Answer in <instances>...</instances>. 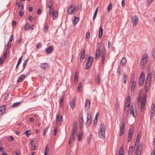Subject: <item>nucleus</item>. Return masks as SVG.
<instances>
[{
  "instance_id": "35",
  "label": "nucleus",
  "mask_w": 155,
  "mask_h": 155,
  "mask_svg": "<svg viewBox=\"0 0 155 155\" xmlns=\"http://www.w3.org/2000/svg\"><path fill=\"white\" fill-rule=\"evenodd\" d=\"M152 75L151 73H149L147 76L146 80L151 81V80Z\"/></svg>"
},
{
  "instance_id": "6",
  "label": "nucleus",
  "mask_w": 155,
  "mask_h": 155,
  "mask_svg": "<svg viewBox=\"0 0 155 155\" xmlns=\"http://www.w3.org/2000/svg\"><path fill=\"white\" fill-rule=\"evenodd\" d=\"M63 117L62 116H60L59 114L57 115L56 118V122L57 125L60 126L61 125V122L62 120Z\"/></svg>"
},
{
  "instance_id": "33",
  "label": "nucleus",
  "mask_w": 155,
  "mask_h": 155,
  "mask_svg": "<svg viewBox=\"0 0 155 155\" xmlns=\"http://www.w3.org/2000/svg\"><path fill=\"white\" fill-rule=\"evenodd\" d=\"M136 82L133 81L132 82V85H131V89L132 91H134V87L136 86Z\"/></svg>"
},
{
  "instance_id": "44",
  "label": "nucleus",
  "mask_w": 155,
  "mask_h": 155,
  "mask_svg": "<svg viewBox=\"0 0 155 155\" xmlns=\"http://www.w3.org/2000/svg\"><path fill=\"white\" fill-rule=\"evenodd\" d=\"M123 80L124 81V84H125L127 82V76L125 73H124L123 74Z\"/></svg>"
},
{
  "instance_id": "64",
  "label": "nucleus",
  "mask_w": 155,
  "mask_h": 155,
  "mask_svg": "<svg viewBox=\"0 0 155 155\" xmlns=\"http://www.w3.org/2000/svg\"><path fill=\"white\" fill-rule=\"evenodd\" d=\"M41 10L40 8H38V9L37 14L38 15L41 14Z\"/></svg>"
},
{
  "instance_id": "32",
  "label": "nucleus",
  "mask_w": 155,
  "mask_h": 155,
  "mask_svg": "<svg viewBox=\"0 0 155 155\" xmlns=\"http://www.w3.org/2000/svg\"><path fill=\"white\" fill-rule=\"evenodd\" d=\"M78 73L76 72L75 73V75L74 77V82L76 84H77L78 82Z\"/></svg>"
},
{
  "instance_id": "10",
  "label": "nucleus",
  "mask_w": 155,
  "mask_h": 155,
  "mask_svg": "<svg viewBox=\"0 0 155 155\" xmlns=\"http://www.w3.org/2000/svg\"><path fill=\"white\" fill-rule=\"evenodd\" d=\"M87 120L86 122L85 123V124L87 127L90 124L91 122V115L90 114H89L88 113H87Z\"/></svg>"
},
{
  "instance_id": "54",
  "label": "nucleus",
  "mask_w": 155,
  "mask_h": 155,
  "mask_svg": "<svg viewBox=\"0 0 155 155\" xmlns=\"http://www.w3.org/2000/svg\"><path fill=\"white\" fill-rule=\"evenodd\" d=\"M81 83H80L78 84V92H80L81 91V89H81Z\"/></svg>"
},
{
  "instance_id": "4",
  "label": "nucleus",
  "mask_w": 155,
  "mask_h": 155,
  "mask_svg": "<svg viewBox=\"0 0 155 155\" xmlns=\"http://www.w3.org/2000/svg\"><path fill=\"white\" fill-rule=\"evenodd\" d=\"M106 51L105 48L104 47H103L101 50V52L100 55L101 57V63L104 64V63L105 60V54Z\"/></svg>"
},
{
  "instance_id": "21",
  "label": "nucleus",
  "mask_w": 155,
  "mask_h": 155,
  "mask_svg": "<svg viewBox=\"0 0 155 155\" xmlns=\"http://www.w3.org/2000/svg\"><path fill=\"white\" fill-rule=\"evenodd\" d=\"M121 125L120 126V130H124L125 122L124 121H122L120 122Z\"/></svg>"
},
{
  "instance_id": "31",
  "label": "nucleus",
  "mask_w": 155,
  "mask_h": 155,
  "mask_svg": "<svg viewBox=\"0 0 155 155\" xmlns=\"http://www.w3.org/2000/svg\"><path fill=\"white\" fill-rule=\"evenodd\" d=\"M93 58L91 56H89L88 58V60L87 61L86 63H88L92 64L93 62Z\"/></svg>"
},
{
  "instance_id": "28",
  "label": "nucleus",
  "mask_w": 155,
  "mask_h": 155,
  "mask_svg": "<svg viewBox=\"0 0 155 155\" xmlns=\"http://www.w3.org/2000/svg\"><path fill=\"white\" fill-rule=\"evenodd\" d=\"M51 15H52L53 18V19H55L58 16V12L56 11H54V12L51 14Z\"/></svg>"
},
{
  "instance_id": "18",
  "label": "nucleus",
  "mask_w": 155,
  "mask_h": 155,
  "mask_svg": "<svg viewBox=\"0 0 155 155\" xmlns=\"http://www.w3.org/2000/svg\"><path fill=\"white\" fill-rule=\"evenodd\" d=\"M6 109L5 106L2 105L0 107V115L3 114L5 112Z\"/></svg>"
},
{
  "instance_id": "63",
  "label": "nucleus",
  "mask_w": 155,
  "mask_h": 155,
  "mask_svg": "<svg viewBox=\"0 0 155 155\" xmlns=\"http://www.w3.org/2000/svg\"><path fill=\"white\" fill-rule=\"evenodd\" d=\"M4 58H2V57L0 58V64H2L4 62Z\"/></svg>"
},
{
  "instance_id": "55",
  "label": "nucleus",
  "mask_w": 155,
  "mask_h": 155,
  "mask_svg": "<svg viewBox=\"0 0 155 155\" xmlns=\"http://www.w3.org/2000/svg\"><path fill=\"white\" fill-rule=\"evenodd\" d=\"M83 126V123L82 121H79V126L81 130Z\"/></svg>"
},
{
  "instance_id": "9",
  "label": "nucleus",
  "mask_w": 155,
  "mask_h": 155,
  "mask_svg": "<svg viewBox=\"0 0 155 155\" xmlns=\"http://www.w3.org/2000/svg\"><path fill=\"white\" fill-rule=\"evenodd\" d=\"M75 7L71 5L69 7L68 9V12L69 14L71 15L74 12H75Z\"/></svg>"
},
{
  "instance_id": "3",
  "label": "nucleus",
  "mask_w": 155,
  "mask_h": 155,
  "mask_svg": "<svg viewBox=\"0 0 155 155\" xmlns=\"http://www.w3.org/2000/svg\"><path fill=\"white\" fill-rule=\"evenodd\" d=\"M102 44L101 42H99L98 43L96 52L95 59L96 60H98L99 59L101 53V52L102 49L101 50V48L102 46Z\"/></svg>"
},
{
  "instance_id": "51",
  "label": "nucleus",
  "mask_w": 155,
  "mask_h": 155,
  "mask_svg": "<svg viewBox=\"0 0 155 155\" xmlns=\"http://www.w3.org/2000/svg\"><path fill=\"white\" fill-rule=\"evenodd\" d=\"M48 127H47L44 129L43 132V135L45 136L46 135V134L47 133V131L48 130Z\"/></svg>"
},
{
  "instance_id": "19",
  "label": "nucleus",
  "mask_w": 155,
  "mask_h": 155,
  "mask_svg": "<svg viewBox=\"0 0 155 155\" xmlns=\"http://www.w3.org/2000/svg\"><path fill=\"white\" fill-rule=\"evenodd\" d=\"M25 75H21L18 78V80L17 81V83H18L19 82H21L22 81L23 79L25 77Z\"/></svg>"
},
{
  "instance_id": "16",
  "label": "nucleus",
  "mask_w": 155,
  "mask_h": 155,
  "mask_svg": "<svg viewBox=\"0 0 155 155\" xmlns=\"http://www.w3.org/2000/svg\"><path fill=\"white\" fill-rule=\"evenodd\" d=\"M75 103V99L74 98L72 101H70V105L72 109H73L74 107Z\"/></svg>"
},
{
  "instance_id": "5",
  "label": "nucleus",
  "mask_w": 155,
  "mask_h": 155,
  "mask_svg": "<svg viewBox=\"0 0 155 155\" xmlns=\"http://www.w3.org/2000/svg\"><path fill=\"white\" fill-rule=\"evenodd\" d=\"M148 58V56L147 54H145L143 55L141 61V66L142 67V69H143L144 67L143 66H144L146 64V61Z\"/></svg>"
},
{
  "instance_id": "1",
  "label": "nucleus",
  "mask_w": 155,
  "mask_h": 155,
  "mask_svg": "<svg viewBox=\"0 0 155 155\" xmlns=\"http://www.w3.org/2000/svg\"><path fill=\"white\" fill-rule=\"evenodd\" d=\"M140 134V133L138 132L135 143L134 151L135 152L136 155H141L142 152V146L140 145H139V144Z\"/></svg>"
},
{
  "instance_id": "59",
  "label": "nucleus",
  "mask_w": 155,
  "mask_h": 155,
  "mask_svg": "<svg viewBox=\"0 0 155 155\" xmlns=\"http://www.w3.org/2000/svg\"><path fill=\"white\" fill-rule=\"evenodd\" d=\"M153 0H147V5H150L153 2Z\"/></svg>"
},
{
  "instance_id": "23",
  "label": "nucleus",
  "mask_w": 155,
  "mask_h": 155,
  "mask_svg": "<svg viewBox=\"0 0 155 155\" xmlns=\"http://www.w3.org/2000/svg\"><path fill=\"white\" fill-rule=\"evenodd\" d=\"M127 60L125 58H123L122 59L121 61L120 64L124 66L126 64Z\"/></svg>"
},
{
  "instance_id": "12",
  "label": "nucleus",
  "mask_w": 155,
  "mask_h": 155,
  "mask_svg": "<svg viewBox=\"0 0 155 155\" xmlns=\"http://www.w3.org/2000/svg\"><path fill=\"white\" fill-rule=\"evenodd\" d=\"M150 111L151 112L150 118L151 119L153 117L154 115L155 114V107L153 104H152L151 106Z\"/></svg>"
},
{
  "instance_id": "46",
  "label": "nucleus",
  "mask_w": 155,
  "mask_h": 155,
  "mask_svg": "<svg viewBox=\"0 0 155 155\" xmlns=\"http://www.w3.org/2000/svg\"><path fill=\"white\" fill-rule=\"evenodd\" d=\"M130 108H124V112L125 114H128L129 112Z\"/></svg>"
},
{
  "instance_id": "60",
  "label": "nucleus",
  "mask_w": 155,
  "mask_h": 155,
  "mask_svg": "<svg viewBox=\"0 0 155 155\" xmlns=\"http://www.w3.org/2000/svg\"><path fill=\"white\" fill-rule=\"evenodd\" d=\"M130 104H129L128 103H125L124 108H130Z\"/></svg>"
},
{
  "instance_id": "14",
  "label": "nucleus",
  "mask_w": 155,
  "mask_h": 155,
  "mask_svg": "<svg viewBox=\"0 0 155 155\" xmlns=\"http://www.w3.org/2000/svg\"><path fill=\"white\" fill-rule=\"evenodd\" d=\"M151 81L148 80H146L145 82V88L146 91H147L149 89L150 86Z\"/></svg>"
},
{
  "instance_id": "7",
  "label": "nucleus",
  "mask_w": 155,
  "mask_h": 155,
  "mask_svg": "<svg viewBox=\"0 0 155 155\" xmlns=\"http://www.w3.org/2000/svg\"><path fill=\"white\" fill-rule=\"evenodd\" d=\"M145 80V75L142 72L141 74V77L139 79V85H142L143 84L144 81Z\"/></svg>"
},
{
  "instance_id": "26",
  "label": "nucleus",
  "mask_w": 155,
  "mask_h": 155,
  "mask_svg": "<svg viewBox=\"0 0 155 155\" xmlns=\"http://www.w3.org/2000/svg\"><path fill=\"white\" fill-rule=\"evenodd\" d=\"M83 133L82 131L78 132V140L80 141L81 140V139L82 137Z\"/></svg>"
},
{
  "instance_id": "52",
  "label": "nucleus",
  "mask_w": 155,
  "mask_h": 155,
  "mask_svg": "<svg viewBox=\"0 0 155 155\" xmlns=\"http://www.w3.org/2000/svg\"><path fill=\"white\" fill-rule=\"evenodd\" d=\"M30 29V24L29 23L27 24L25 26V29L26 30H28Z\"/></svg>"
},
{
  "instance_id": "53",
  "label": "nucleus",
  "mask_w": 155,
  "mask_h": 155,
  "mask_svg": "<svg viewBox=\"0 0 155 155\" xmlns=\"http://www.w3.org/2000/svg\"><path fill=\"white\" fill-rule=\"evenodd\" d=\"M90 37V33L89 32H87L86 34V37L85 39H88Z\"/></svg>"
},
{
  "instance_id": "17",
  "label": "nucleus",
  "mask_w": 155,
  "mask_h": 155,
  "mask_svg": "<svg viewBox=\"0 0 155 155\" xmlns=\"http://www.w3.org/2000/svg\"><path fill=\"white\" fill-rule=\"evenodd\" d=\"M90 101L89 100H87L85 103V108L86 109H88L90 105Z\"/></svg>"
},
{
  "instance_id": "56",
  "label": "nucleus",
  "mask_w": 155,
  "mask_h": 155,
  "mask_svg": "<svg viewBox=\"0 0 155 155\" xmlns=\"http://www.w3.org/2000/svg\"><path fill=\"white\" fill-rule=\"evenodd\" d=\"M52 5H53V2L51 0H50L49 3V5H48V7L49 8H52Z\"/></svg>"
},
{
  "instance_id": "49",
  "label": "nucleus",
  "mask_w": 155,
  "mask_h": 155,
  "mask_svg": "<svg viewBox=\"0 0 155 155\" xmlns=\"http://www.w3.org/2000/svg\"><path fill=\"white\" fill-rule=\"evenodd\" d=\"M101 78L99 74L97 76V81L99 84H100L101 82Z\"/></svg>"
},
{
  "instance_id": "48",
  "label": "nucleus",
  "mask_w": 155,
  "mask_h": 155,
  "mask_svg": "<svg viewBox=\"0 0 155 155\" xmlns=\"http://www.w3.org/2000/svg\"><path fill=\"white\" fill-rule=\"evenodd\" d=\"M120 71H121L120 68V67H119L118 68L117 71V74L118 75V76L119 77H120V75H121Z\"/></svg>"
},
{
  "instance_id": "29",
  "label": "nucleus",
  "mask_w": 155,
  "mask_h": 155,
  "mask_svg": "<svg viewBox=\"0 0 155 155\" xmlns=\"http://www.w3.org/2000/svg\"><path fill=\"white\" fill-rule=\"evenodd\" d=\"M48 64L47 63H42L41 64L40 67L43 69H45L46 68V67L48 66Z\"/></svg>"
},
{
  "instance_id": "15",
  "label": "nucleus",
  "mask_w": 155,
  "mask_h": 155,
  "mask_svg": "<svg viewBox=\"0 0 155 155\" xmlns=\"http://www.w3.org/2000/svg\"><path fill=\"white\" fill-rule=\"evenodd\" d=\"M130 110V111L131 113L133 115V116L134 117H135L137 116V114H135L133 106H131Z\"/></svg>"
},
{
  "instance_id": "43",
  "label": "nucleus",
  "mask_w": 155,
  "mask_h": 155,
  "mask_svg": "<svg viewBox=\"0 0 155 155\" xmlns=\"http://www.w3.org/2000/svg\"><path fill=\"white\" fill-rule=\"evenodd\" d=\"M131 99L129 96H128L126 100V103H128L129 104H130Z\"/></svg>"
},
{
  "instance_id": "40",
  "label": "nucleus",
  "mask_w": 155,
  "mask_h": 155,
  "mask_svg": "<svg viewBox=\"0 0 155 155\" xmlns=\"http://www.w3.org/2000/svg\"><path fill=\"white\" fill-rule=\"evenodd\" d=\"M24 133L26 134V136L27 137H28L31 134L30 130H26Z\"/></svg>"
},
{
  "instance_id": "41",
  "label": "nucleus",
  "mask_w": 155,
  "mask_h": 155,
  "mask_svg": "<svg viewBox=\"0 0 155 155\" xmlns=\"http://www.w3.org/2000/svg\"><path fill=\"white\" fill-rule=\"evenodd\" d=\"M98 7H97V8L96 9L95 12H94V14L93 18V19L94 20L95 19V18L97 16V13L98 11Z\"/></svg>"
},
{
  "instance_id": "2",
  "label": "nucleus",
  "mask_w": 155,
  "mask_h": 155,
  "mask_svg": "<svg viewBox=\"0 0 155 155\" xmlns=\"http://www.w3.org/2000/svg\"><path fill=\"white\" fill-rule=\"evenodd\" d=\"M137 105L140 108L141 111H143L146 104V98L143 97V99H142L141 97L139 96L137 97Z\"/></svg>"
},
{
  "instance_id": "22",
  "label": "nucleus",
  "mask_w": 155,
  "mask_h": 155,
  "mask_svg": "<svg viewBox=\"0 0 155 155\" xmlns=\"http://www.w3.org/2000/svg\"><path fill=\"white\" fill-rule=\"evenodd\" d=\"M53 50L52 47H49L46 48V51L47 53L49 54Z\"/></svg>"
},
{
  "instance_id": "39",
  "label": "nucleus",
  "mask_w": 155,
  "mask_h": 155,
  "mask_svg": "<svg viewBox=\"0 0 155 155\" xmlns=\"http://www.w3.org/2000/svg\"><path fill=\"white\" fill-rule=\"evenodd\" d=\"M21 103L20 102H16L14 103L12 105V107H17L18 106H19L20 105V104Z\"/></svg>"
},
{
  "instance_id": "30",
  "label": "nucleus",
  "mask_w": 155,
  "mask_h": 155,
  "mask_svg": "<svg viewBox=\"0 0 155 155\" xmlns=\"http://www.w3.org/2000/svg\"><path fill=\"white\" fill-rule=\"evenodd\" d=\"M124 148L123 146H121L119 151V155H124Z\"/></svg>"
},
{
  "instance_id": "58",
  "label": "nucleus",
  "mask_w": 155,
  "mask_h": 155,
  "mask_svg": "<svg viewBox=\"0 0 155 155\" xmlns=\"http://www.w3.org/2000/svg\"><path fill=\"white\" fill-rule=\"evenodd\" d=\"M50 9L49 11V13L50 15H51V14L54 12V11L53 9L52 8H50Z\"/></svg>"
},
{
  "instance_id": "11",
  "label": "nucleus",
  "mask_w": 155,
  "mask_h": 155,
  "mask_svg": "<svg viewBox=\"0 0 155 155\" xmlns=\"http://www.w3.org/2000/svg\"><path fill=\"white\" fill-rule=\"evenodd\" d=\"M139 18L136 16L133 17L132 19V21L133 26H136L138 22Z\"/></svg>"
},
{
  "instance_id": "27",
  "label": "nucleus",
  "mask_w": 155,
  "mask_h": 155,
  "mask_svg": "<svg viewBox=\"0 0 155 155\" xmlns=\"http://www.w3.org/2000/svg\"><path fill=\"white\" fill-rule=\"evenodd\" d=\"M49 151V147L47 144L45 148V155H48Z\"/></svg>"
},
{
  "instance_id": "24",
  "label": "nucleus",
  "mask_w": 155,
  "mask_h": 155,
  "mask_svg": "<svg viewBox=\"0 0 155 155\" xmlns=\"http://www.w3.org/2000/svg\"><path fill=\"white\" fill-rule=\"evenodd\" d=\"M72 130L73 132L71 136H73V138H76L77 131V129H72Z\"/></svg>"
},
{
  "instance_id": "37",
  "label": "nucleus",
  "mask_w": 155,
  "mask_h": 155,
  "mask_svg": "<svg viewBox=\"0 0 155 155\" xmlns=\"http://www.w3.org/2000/svg\"><path fill=\"white\" fill-rule=\"evenodd\" d=\"M105 133L98 132L99 136L101 138H103L105 137Z\"/></svg>"
},
{
  "instance_id": "57",
  "label": "nucleus",
  "mask_w": 155,
  "mask_h": 155,
  "mask_svg": "<svg viewBox=\"0 0 155 155\" xmlns=\"http://www.w3.org/2000/svg\"><path fill=\"white\" fill-rule=\"evenodd\" d=\"M41 47V44L40 43H38L37 44L36 48H39Z\"/></svg>"
},
{
  "instance_id": "20",
  "label": "nucleus",
  "mask_w": 155,
  "mask_h": 155,
  "mask_svg": "<svg viewBox=\"0 0 155 155\" xmlns=\"http://www.w3.org/2000/svg\"><path fill=\"white\" fill-rule=\"evenodd\" d=\"M103 33V28L102 26H100L99 29V37L100 38L101 37Z\"/></svg>"
},
{
  "instance_id": "38",
  "label": "nucleus",
  "mask_w": 155,
  "mask_h": 155,
  "mask_svg": "<svg viewBox=\"0 0 155 155\" xmlns=\"http://www.w3.org/2000/svg\"><path fill=\"white\" fill-rule=\"evenodd\" d=\"M22 56H21V57H20V58L18 59L16 66V68H17L18 67L20 64L21 63L22 60Z\"/></svg>"
},
{
  "instance_id": "13",
  "label": "nucleus",
  "mask_w": 155,
  "mask_h": 155,
  "mask_svg": "<svg viewBox=\"0 0 155 155\" xmlns=\"http://www.w3.org/2000/svg\"><path fill=\"white\" fill-rule=\"evenodd\" d=\"M105 128L104 124H101L99 127L98 132L105 133Z\"/></svg>"
},
{
  "instance_id": "50",
  "label": "nucleus",
  "mask_w": 155,
  "mask_h": 155,
  "mask_svg": "<svg viewBox=\"0 0 155 155\" xmlns=\"http://www.w3.org/2000/svg\"><path fill=\"white\" fill-rule=\"evenodd\" d=\"M44 31L45 32H47L48 30V26L47 25H45L43 28Z\"/></svg>"
},
{
  "instance_id": "42",
  "label": "nucleus",
  "mask_w": 155,
  "mask_h": 155,
  "mask_svg": "<svg viewBox=\"0 0 155 155\" xmlns=\"http://www.w3.org/2000/svg\"><path fill=\"white\" fill-rule=\"evenodd\" d=\"M75 138H73V137L72 136H70L69 138V144H71V143L72 141L74 139H75Z\"/></svg>"
},
{
  "instance_id": "8",
  "label": "nucleus",
  "mask_w": 155,
  "mask_h": 155,
  "mask_svg": "<svg viewBox=\"0 0 155 155\" xmlns=\"http://www.w3.org/2000/svg\"><path fill=\"white\" fill-rule=\"evenodd\" d=\"M134 130V127H132L130 128L129 131V134L128 136V142H130L132 137V135L133 134Z\"/></svg>"
},
{
  "instance_id": "47",
  "label": "nucleus",
  "mask_w": 155,
  "mask_h": 155,
  "mask_svg": "<svg viewBox=\"0 0 155 155\" xmlns=\"http://www.w3.org/2000/svg\"><path fill=\"white\" fill-rule=\"evenodd\" d=\"M112 8V4L111 3H109L108 8V11L109 12V10H111Z\"/></svg>"
},
{
  "instance_id": "62",
  "label": "nucleus",
  "mask_w": 155,
  "mask_h": 155,
  "mask_svg": "<svg viewBox=\"0 0 155 155\" xmlns=\"http://www.w3.org/2000/svg\"><path fill=\"white\" fill-rule=\"evenodd\" d=\"M11 45V43L8 42L7 44V46L8 48H10Z\"/></svg>"
},
{
  "instance_id": "36",
  "label": "nucleus",
  "mask_w": 155,
  "mask_h": 155,
  "mask_svg": "<svg viewBox=\"0 0 155 155\" xmlns=\"http://www.w3.org/2000/svg\"><path fill=\"white\" fill-rule=\"evenodd\" d=\"M79 21V19L77 17H74L73 19V22L74 24H77Z\"/></svg>"
},
{
  "instance_id": "25",
  "label": "nucleus",
  "mask_w": 155,
  "mask_h": 155,
  "mask_svg": "<svg viewBox=\"0 0 155 155\" xmlns=\"http://www.w3.org/2000/svg\"><path fill=\"white\" fill-rule=\"evenodd\" d=\"M28 61V59H26L24 61V62L23 64V69H22V70L20 72L18 73V74L22 72L24 70L25 68V67L26 64H27Z\"/></svg>"
},
{
  "instance_id": "34",
  "label": "nucleus",
  "mask_w": 155,
  "mask_h": 155,
  "mask_svg": "<svg viewBox=\"0 0 155 155\" xmlns=\"http://www.w3.org/2000/svg\"><path fill=\"white\" fill-rule=\"evenodd\" d=\"M85 53V50L84 49H83L82 50L81 54V61L82 59H83L84 58Z\"/></svg>"
},
{
  "instance_id": "61",
  "label": "nucleus",
  "mask_w": 155,
  "mask_h": 155,
  "mask_svg": "<svg viewBox=\"0 0 155 155\" xmlns=\"http://www.w3.org/2000/svg\"><path fill=\"white\" fill-rule=\"evenodd\" d=\"M13 35H12L11 36H10L9 39V41L8 42H11L12 41V40L13 39Z\"/></svg>"
},
{
  "instance_id": "45",
  "label": "nucleus",
  "mask_w": 155,
  "mask_h": 155,
  "mask_svg": "<svg viewBox=\"0 0 155 155\" xmlns=\"http://www.w3.org/2000/svg\"><path fill=\"white\" fill-rule=\"evenodd\" d=\"M92 64H91L86 63V69H89L91 67V66Z\"/></svg>"
}]
</instances>
